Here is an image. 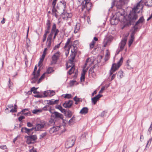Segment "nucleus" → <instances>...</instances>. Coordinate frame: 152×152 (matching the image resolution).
Listing matches in <instances>:
<instances>
[{"instance_id":"1","label":"nucleus","mask_w":152,"mask_h":152,"mask_svg":"<svg viewBox=\"0 0 152 152\" xmlns=\"http://www.w3.org/2000/svg\"><path fill=\"white\" fill-rule=\"evenodd\" d=\"M143 8V6L140 1L135 5L128 15L127 18L125 20V17L123 13L120 12H117L110 19V23L112 25L117 24L118 21L124 23V27L130 25L135 22L138 18L137 14Z\"/></svg>"},{"instance_id":"2","label":"nucleus","mask_w":152,"mask_h":152,"mask_svg":"<svg viewBox=\"0 0 152 152\" xmlns=\"http://www.w3.org/2000/svg\"><path fill=\"white\" fill-rule=\"evenodd\" d=\"M123 62V58L121 57L119 61L116 64L113 63L112 64L110 72V76L112 75L113 73L119 68Z\"/></svg>"},{"instance_id":"3","label":"nucleus","mask_w":152,"mask_h":152,"mask_svg":"<svg viewBox=\"0 0 152 152\" xmlns=\"http://www.w3.org/2000/svg\"><path fill=\"white\" fill-rule=\"evenodd\" d=\"M79 43L78 41L75 40L73 42H72L71 38H69L65 44L64 48H75L78 47Z\"/></svg>"},{"instance_id":"4","label":"nucleus","mask_w":152,"mask_h":152,"mask_svg":"<svg viewBox=\"0 0 152 152\" xmlns=\"http://www.w3.org/2000/svg\"><path fill=\"white\" fill-rule=\"evenodd\" d=\"M90 0H84L82 3V10L83 11L85 9L86 10H85V12H86V10L87 12H89L90 10L91 4L89 3L88 2Z\"/></svg>"},{"instance_id":"5","label":"nucleus","mask_w":152,"mask_h":152,"mask_svg":"<svg viewBox=\"0 0 152 152\" xmlns=\"http://www.w3.org/2000/svg\"><path fill=\"white\" fill-rule=\"evenodd\" d=\"M59 31V30L56 28V24L54 23L51 29L50 33L48 37H50V38L52 39L53 36L55 35L56 36Z\"/></svg>"},{"instance_id":"6","label":"nucleus","mask_w":152,"mask_h":152,"mask_svg":"<svg viewBox=\"0 0 152 152\" xmlns=\"http://www.w3.org/2000/svg\"><path fill=\"white\" fill-rule=\"evenodd\" d=\"M27 139L26 143L28 145L32 143H34L35 141L37 139V136L36 135L27 136H26Z\"/></svg>"},{"instance_id":"7","label":"nucleus","mask_w":152,"mask_h":152,"mask_svg":"<svg viewBox=\"0 0 152 152\" xmlns=\"http://www.w3.org/2000/svg\"><path fill=\"white\" fill-rule=\"evenodd\" d=\"M75 140L74 138H69L65 143V146L66 148L72 147L74 144Z\"/></svg>"},{"instance_id":"8","label":"nucleus","mask_w":152,"mask_h":152,"mask_svg":"<svg viewBox=\"0 0 152 152\" xmlns=\"http://www.w3.org/2000/svg\"><path fill=\"white\" fill-rule=\"evenodd\" d=\"M112 40V37L109 36L106 37L103 43V46L104 47H107L109 45Z\"/></svg>"},{"instance_id":"9","label":"nucleus","mask_w":152,"mask_h":152,"mask_svg":"<svg viewBox=\"0 0 152 152\" xmlns=\"http://www.w3.org/2000/svg\"><path fill=\"white\" fill-rule=\"evenodd\" d=\"M62 127H64V126L61 125L56 126H53L50 129L49 132L50 134H52L60 130L61 129V128Z\"/></svg>"},{"instance_id":"10","label":"nucleus","mask_w":152,"mask_h":152,"mask_svg":"<svg viewBox=\"0 0 152 152\" xmlns=\"http://www.w3.org/2000/svg\"><path fill=\"white\" fill-rule=\"evenodd\" d=\"M45 126V123L44 122H40L39 123L37 124L35 127H34V129L36 131H39L43 128Z\"/></svg>"},{"instance_id":"11","label":"nucleus","mask_w":152,"mask_h":152,"mask_svg":"<svg viewBox=\"0 0 152 152\" xmlns=\"http://www.w3.org/2000/svg\"><path fill=\"white\" fill-rule=\"evenodd\" d=\"M128 2V0H119L117 2L116 6L118 8L120 9L124 4H126Z\"/></svg>"},{"instance_id":"12","label":"nucleus","mask_w":152,"mask_h":152,"mask_svg":"<svg viewBox=\"0 0 152 152\" xmlns=\"http://www.w3.org/2000/svg\"><path fill=\"white\" fill-rule=\"evenodd\" d=\"M55 91L53 90H49L45 91L43 93L44 97L48 96H52L55 95Z\"/></svg>"},{"instance_id":"13","label":"nucleus","mask_w":152,"mask_h":152,"mask_svg":"<svg viewBox=\"0 0 152 152\" xmlns=\"http://www.w3.org/2000/svg\"><path fill=\"white\" fill-rule=\"evenodd\" d=\"M52 116L53 118L56 119H63V115L57 112H54L53 113Z\"/></svg>"},{"instance_id":"14","label":"nucleus","mask_w":152,"mask_h":152,"mask_svg":"<svg viewBox=\"0 0 152 152\" xmlns=\"http://www.w3.org/2000/svg\"><path fill=\"white\" fill-rule=\"evenodd\" d=\"M73 103L72 101L69 100L68 101H65L63 104V106L65 108H70L72 105Z\"/></svg>"},{"instance_id":"15","label":"nucleus","mask_w":152,"mask_h":152,"mask_svg":"<svg viewBox=\"0 0 152 152\" xmlns=\"http://www.w3.org/2000/svg\"><path fill=\"white\" fill-rule=\"evenodd\" d=\"M34 129V128L29 129L26 127H23L21 129V132H25L29 134L30 132Z\"/></svg>"},{"instance_id":"16","label":"nucleus","mask_w":152,"mask_h":152,"mask_svg":"<svg viewBox=\"0 0 152 152\" xmlns=\"http://www.w3.org/2000/svg\"><path fill=\"white\" fill-rule=\"evenodd\" d=\"M102 96V95L99 94L96 96L95 97L92 98L91 101L92 103H93L94 104H95L96 103L97 101L99 100V99Z\"/></svg>"},{"instance_id":"17","label":"nucleus","mask_w":152,"mask_h":152,"mask_svg":"<svg viewBox=\"0 0 152 152\" xmlns=\"http://www.w3.org/2000/svg\"><path fill=\"white\" fill-rule=\"evenodd\" d=\"M58 53H55L52 57V64H55L57 61V59L59 57V56L57 55Z\"/></svg>"},{"instance_id":"18","label":"nucleus","mask_w":152,"mask_h":152,"mask_svg":"<svg viewBox=\"0 0 152 152\" xmlns=\"http://www.w3.org/2000/svg\"><path fill=\"white\" fill-rule=\"evenodd\" d=\"M127 41V38H123L119 44L120 48H124Z\"/></svg>"},{"instance_id":"19","label":"nucleus","mask_w":152,"mask_h":152,"mask_svg":"<svg viewBox=\"0 0 152 152\" xmlns=\"http://www.w3.org/2000/svg\"><path fill=\"white\" fill-rule=\"evenodd\" d=\"M88 109L87 107H84L80 110V113L85 115L88 113Z\"/></svg>"},{"instance_id":"20","label":"nucleus","mask_w":152,"mask_h":152,"mask_svg":"<svg viewBox=\"0 0 152 152\" xmlns=\"http://www.w3.org/2000/svg\"><path fill=\"white\" fill-rule=\"evenodd\" d=\"M98 40V39L96 37H94L91 43L90 44V48H93L96 43V42Z\"/></svg>"},{"instance_id":"21","label":"nucleus","mask_w":152,"mask_h":152,"mask_svg":"<svg viewBox=\"0 0 152 152\" xmlns=\"http://www.w3.org/2000/svg\"><path fill=\"white\" fill-rule=\"evenodd\" d=\"M52 39L50 38V37H48L47 39V42L46 43V46L48 47H50L51 46V41Z\"/></svg>"},{"instance_id":"22","label":"nucleus","mask_w":152,"mask_h":152,"mask_svg":"<svg viewBox=\"0 0 152 152\" xmlns=\"http://www.w3.org/2000/svg\"><path fill=\"white\" fill-rule=\"evenodd\" d=\"M58 101V100H54V99H51L48 101V103L49 105H52L56 104Z\"/></svg>"},{"instance_id":"23","label":"nucleus","mask_w":152,"mask_h":152,"mask_svg":"<svg viewBox=\"0 0 152 152\" xmlns=\"http://www.w3.org/2000/svg\"><path fill=\"white\" fill-rule=\"evenodd\" d=\"M144 19L143 16L141 17L136 22L135 25H137L140 23H142L143 22Z\"/></svg>"},{"instance_id":"24","label":"nucleus","mask_w":152,"mask_h":152,"mask_svg":"<svg viewBox=\"0 0 152 152\" xmlns=\"http://www.w3.org/2000/svg\"><path fill=\"white\" fill-rule=\"evenodd\" d=\"M73 99L75 101V104H77L78 102H82V99L77 98L76 96L74 97Z\"/></svg>"},{"instance_id":"25","label":"nucleus","mask_w":152,"mask_h":152,"mask_svg":"<svg viewBox=\"0 0 152 152\" xmlns=\"http://www.w3.org/2000/svg\"><path fill=\"white\" fill-rule=\"evenodd\" d=\"M80 25L79 23H77L76 26L74 31L75 33H77L80 28Z\"/></svg>"},{"instance_id":"26","label":"nucleus","mask_w":152,"mask_h":152,"mask_svg":"<svg viewBox=\"0 0 152 152\" xmlns=\"http://www.w3.org/2000/svg\"><path fill=\"white\" fill-rule=\"evenodd\" d=\"M50 20H48L46 22V27L45 28L50 29Z\"/></svg>"},{"instance_id":"27","label":"nucleus","mask_w":152,"mask_h":152,"mask_svg":"<svg viewBox=\"0 0 152 152\" xmlns=\"http://www.w3.org/2000/svg\"><path fill=\"white\" fill-rule=\"evenodd\" d=\"M75 117L73 116L71 118V119L69 121V123L70 125H72L74 124L75 121Z\"/></svg>"},{"instance_id":"28","label":"nucleus","mask_w":152,"mask_h":152,"mask_svg":"<svg viewBox=\"0 0 152 152\" xmlns=\"http://www.w3.org/2000/svg\"><path fill=\"white\" fill-rule=\"evenodd\" d=\"M95 68V65L91 67L89 70V73L92 74L93 75H94V69Z\"/></svg>"},{"instance_id":"29","label":"nucleus","mask_w":152,"mask_h":152,"mask_svg":"<svg viewBox=\"0 0 152 152\" xmlns=\"http://www.w3.org/2000/svg\"><path fill=\"white\" fill-rule=\"evenodd\" d=\"M75 69L74 65H73L68 72V74L69 75H71L74 71Z\"/></svg>"},{"instance_id":"30","label":"nucleus","mask_w":152,"mask_h":152,"mask_svg":"<svg viewBox=\"0 0 152 152\" xmlns=\"http://www.w3.org/2000/svg\"><path fill=\"white\" fill-rule=\"evenodd\" d=\"M123 72L120 70L118 73V76L119 78L121 79L123 77Z\"/></svg>"},{"instance_id":"31","label":"nucleus","mask_w":152,"mask_h":152,"mask_svg":"<svg viewBox=\"0 0 152 152\" xmlns=\"http://www.w3.org/2000/svg\"><path fill=\"white\" fill-rule=\"evenodd\" d=\"M33 75L34 77L31 79L32 81L31 82L32 83H35L38 80V77H37L35 76V75Z\"/></svg>"},{"instance_id":"32","label":"nucleus","mask_w":152,"mask_h":152,"mask_svg":"<svg viewBox=\"0 0 152 152\" xmlns=\"http://www.w3.org/2000/svg\"><path fill=\"white\" fill-rule=\"evenodd\" d=\"M17 106L15 104L14 105V109H12L10 111V112L15 113L17 111Z\"/></svg>"},{"instance_id":"33","label":"nucleus","mask_w":152,"mask_h":152,"mask_svg":"<svg viewBox=\"0 0 152 152\" xmlns=\"http://www.w3.org/2000/svg\"><path fill=\"white\" fill-rule=\"evenodd\" d=\"M56 108L60 110L62 113L65 111V110L63 109L61 106L60 105H58Z\"/></svg>"},{"instance_id":"34","label":"nucleus","mask_w":152,"mask_h":152,"mask_svg":"<svg viewBox=\"0 0 152 152\" xmlns=\"http://www.w3.org/2000/svg\"><path fill=\"white\" fill-rule=\"evenodd\" d=\"M45 73H43L42 75L41 76V77L39 78V79L38 80V81H37L38 84L41 81V80H42L45 78Z\"/></svg>"},{"instance_id":"35","label":"nucleus","mask_w":152,"mask_h":152,"mask_svg":"<svg viewBox=\"0 0 152 152\" xmlns=\"http://www.w3.org/2000/svg\"><path fill=\"white\" fill-rule=\"evenodd\" d=\"M103 56L101 55H99L97 57V61L98 63H100L102 59Z\"/></svg>"},{"instance_id":"36","label":"nucleus","mask_w":152,"mask_h":152,"mask_svg":"<svg viewBox=\"0 0 152 152\" xmlns=\"http://www.w3.org/2000/svg\"><path fill=\"white\" fill-rule=\"evenodd\" d=\"M37 88H36L34 87H33L31 88V91H32L33 92L34 94H37L38 93V92H37Z\"/></svg>"},{"instance_id":"37","label":"nucleus","mask_w":152,"mask_h":152,"mask_svg":"<svg viewBox=\"0 0 152 152\" xmlns=\"http://www.w3.org/2000/svg\"><path fill=\"white\" fill-rule=\"evenodd\" d=\"M75 58V56H73L72 57H71L69 60V63L71 64L72 65L73 62V60Z\"/></svg>"},{"instance_id":"38","label":"nucleus","mask_w":152,"mask_h":152,"mask_svg":"<svg viewBox=\"0 0 152 152\" xmlns=\"http://www.w3.org/2000/svg\"><path fill=\"white\" fill-rule=\"evenodd\" d=\"M53 71V68L52 67H50L47 69V72L48 74H49L51 73Z\"/></svg>"},{"instance_id":"39","label":"nucleus","mask_w":152,"mask_h":152,"mask_svg":"<svg viewBox=\"0 0 152 152\" xmlns=\"http://www.w3.org/2000/svg\"><path fill=\"white\" fill-rule=\"evenodd\" d=\"M64 15L68 18H70L72 16V14L71 13H68L67 12H66L64 13Z\"/></svg>"},{"instance_id":"40","label":"nucleus","mask_w":152,"mask_h":152,"mask_svg":"<svg viewBox=\"0 0 152 152\" xmlns=\"http://www.w3.org/2000/svg\"><path fill=\"white\" fill-rule=\"evenodd\" d=\"M47 135V133L45 132L42 133L39 136V139H41L45 137Z\"/></svg>"},{"instance_id":"41","label":"nucleus","mask_w":152,"mask_h":152,"mask_svg":"<svg viewBox=\"0 0 152 152\" xmlns=\"http://www.w3.org/2000/svg\"><path fill=\"white\" fill-rule=\"evenodd\" d=\"M12 82H11L10 79L9 78V80L8 86H9V88H10L12 89Z\"/></svg>"},{"instance_id":"42","label":"nucleus","mask_w":152,"mask_h":152,"mask_svg":"<svg viewBox=\"0 0 152 152\" xmlns=\"http://www.w3.org/2000/svg\"><path fill=\"white\" fill-rule=\"evenodd\" d=\"M107 113V110H104L103 111L101 114L100 116L101 117H104L105 115H106V114Z\"/></svg>"},{"instance_id":"43","label":"nucleus","mask_w":152,"mask_h":152,"mask_svg":"<svg viewBox=\"0 0 152 152\" xmlns=\"http://www.w3.org/2000/svg\"><path fill=\"white\" fill-rule=\"evenodd\" d=\"M72 97V95L69 94H65L64 98L68 99H70Z\"/></svg>"},{"instance_id":"44","label":"nucleus","mask_w":152,"mask_h":152,"mask_svg":"<svg viewBox=\"0 0 152 152\" xmlns=\"http://www.w3.org/2000/svg\"><path fill=\"white\" fill-rule=\"evenodd\" d=\"M42 112L41 110H34L32 111V113L34 114H36L37 112Z\"/></svg>"},{"instance_id":"45","label":"nucleus","mask_w":152,"mask_h":152,"mask_svg":"<svg viewBox=\"0 0 152 152\" xmlns=\"http://www.w3.org/2000/svg\"><path fill=\"white\" fill-rule=\"evenodd\" d=\"M47 50V48H45V49H44L43 52V53L42 56V58H45V56L46 54V52Z\"/></svg>"},{"instance_id":"46","label":"nucleus","mask_w":152,"mask_h":152,"mask_svg":"<svg viewBox=\"0 0 152 152\" xmlns=\"http://www.w3.org/2000/svg\"><path fill=\"white\" fill-rule=\"evenodd\" d=\"M124 48H120L119 49H118L116 51L115 55H117L120 52L122 51L123 50Z\"/></svg>"},{"instance_id":"47","label":"nucleus","mask_w":152,"mask_h":152,"mask_svg":"<svg viewBox=\"0 0 152 152\" xmlns=\"http://www.w3.org/2000/svg\"><path fill=\"white\" fill-rule=\"evenodd\" d=\"M40 69H39L37 71V72L36 74H35V76L37 77H39V76L40 75Z\"/></svg>"},{"instance_id":"48","label":"nucleus","mask_w":152,"mask_h":152,"mask_svg":"<svg viewBox=\"0 0 152 152\" xmlns=\"http://www.w3.org/2000/svg\"><path fill=\"white\" fill-rule=\"evenodd\" d=\"M26 110L28 111V110L27 108L25 109H23V110H22L21 111V112L24 115H27L28 113H24V111H25Z\"/></svg>"},{"instance_id":"49","label":"nucleus","mask_w":152,"mask_h":152,"mask_svg":"<svg viewBox=\"0 0 152 152\" xmlns=\"http://www.w3.org/2000/svg\"><path fill=\"white\" fill-rule=\"evenodd\" d=\"M50 29L46 28L45 31L44 35H47V34L50 32Z\"/></svg>"},{"instance_id":"50","label":"nucleus","mask_w":152,"mask_h":152,"mask_svg":"<svg viewBox=\"0 0 152 152\" xmlns=\"http://www.w3.org/2000/svg\"><path fill=\"white\" fill-rule=\"evenodd\" d=\"M55 123V122H54V121L53 120L51 119L50 120L49 122L48 123V124L49 125H53Z\"/></svg>"},{"instance_id":"51","label":"nucleus","mask_w":152,"mask_h":152,"mask_svg":"<svg viewBox=\"0 0 152 152\" xmlns=\"http://www.w3.org/2000/svg\"><path fill=\"white\" fill-rule=\"evenodd\" d=\"M85 75L81 74V76L80 77V80L81 81H84V79L85 78Z\"/></svg>"},{"instance_id":"52","label":"nucleus","mask_w":152,"mask_h":152,"mask_svg":"<svg viewBox=\"0 0 152 152\" xmlns=\"http://www.w3.org/2000/svg\"><path fill=\"white\" fill-rule=\"evenodd\" d=\"M152 140V137H151V138H150L149 140L147 142V145H146V146H147V145H150V144Z\"/></svg>"},{"instance_id":"53","label":"nucleus","mask_w":152,"mask_h":152,"mask_svg":"<svg viewBox=\"0 0 152 152\" xmlns=\"http://www.w3.org/2000/svg\"><path fill=\"white\" fill-rule=\"evenodd\" d=\"M133 41V39H130L129 41V46L130 47L131 45V44H132Z\"/></svg>"},{"instance_id":"54","label":"nucleus","mask_w":152,"mask_h":152,"mask_svg":"<svg viewBox=\"0 0 152 152\" xmlns=\"http://www.w3.org/2000/svg\"><path fill=\"white\" fill-rule=\"evenodd\" d=\"M37 69V67L36 65L34 67V72H33L32 75H34L35 74V72L36 71Z\"/></svg>"},{"instance_id":"55","label":"nucleus","mask_w":152,"mask_h":152,"mask_svg":"<svg viewBox=\"0 0 152 152\" xmlns=\"http://www.w3.org/2000/svg\"><path fill=\"white\" fill-rule=\"evenodd\" d=\"M72 115V113L70 111H69L68 112L67 115L70 118L71 117Z\"/></svg>"},{"instance_id":"56","label":"nucleus","mask_w":152,"mask_h":152,"mask_svg":"<svg viewBox=\"0 0 152 152\" xmlns=\"http://www.w3.org/2000/svg\"><path fill=\"white\" fill-rule=\"evenodd\" d=\"M7 148V146L5 145L0 146V148L3 150L6 149Z\"/></svg>"},{"instance_id":"57","label":"nucleus","mask_w":152,"mask_h":152,"mask_svg":"<svg viewBox=\"0 0 152 152\" xmlns=\"http://www.w3.org/2000/svg\"><path fill=\"white\" fill-rule=\"evenodd\" d=\"M20 15V14L19 12H18L17 13V21H18L19 20V17Z\"/></svg>"},{"instance_id":"58","label":"nucleus","mask_w":152,"mask_h":152,"mask_svg":"<svg viewBox=\"0 0 152 152\" xmlns=\"http://www.w3.org/2000/svg\"><path fill=\"white\" fill-rule=\"evenodd\" d=\"M25 118V117L23 116H20L19 117V118H18V120L19 121H22V120L23 119H24Z\"/></svg>"},{"instance_id":"59","label":"nucleus","mask_w":152,"mask_h":152,"mask_svg":"<svg viewBox=\"0 0 152 152\" xmlns=\"http://www.w3.org/2000/svg\"><path fill=\"white\" fill-rule=\"evenodd\" d=\"M57 12V10L55 8V7L53 6V8L52 10V12Z\"/></svg>"},{"instance_id":"60","label":"nucleus","mask_w":152,"mask_h":152,"mask_svg":"<svg viewBox=\"0 0 152 152\" xmlns=\"http://www.w3.org/2000/svg\"><path fill=\"white\" fill-rule=\"evenodd\" d=\"M105 89V87H104V86H103V87H102L101 89V90L99 91V93H102L103 92V91Z\"/></svg>"},{"instance_id":"61","label":"nucleus","mask_w":152,"mask_h":152,"mask_svg":"<svg viewBox=\"0 0 152 152\" xmlns=\"http://www.w3.org/2000/svg\"><path fill=\"white\" fill-rule=\"evenodd\" d=\"M91 59L90 58H88L86 60V63H85V66H86L87 65V63H88L89 61H91Z\"/></svg>"},{"instance_id":"62","label":"nucleus","mask_w":152,"mask_h":152,"mask_svg":"<svg viewBox=\"0 0 152 152\" xmlns=\"http://www.w3.org/2000/svg\"><path fill=\"white\" fill-rule=\"evenodd\" d=\"M105 56H108L110 57V53L108 50L107 49L106 50V53L105 55Z\"/></svg>"},{"instance_id":"63","label":"nucleus","mask_w":152,"mask_h":152,"mask_svg":"<svg viewBox=\"0 0 152 152\" xmlns=\"http://www.w3.org/2000/svg\"><path fill=\"white\" fill-rule=\"evenodd\" d=\"M152 130V122L151 123L150 126L148 129V131L150 132H150Z\"/></svg>"},{"instance_id":"64","label":"nucleus","mask_w":152,"mask_h":152,"mask_svg":"<svg viewBox=\"0 0 152 152\" xmlns=\"http://www.w3.org/2000/svg\"><path fill=\"white\" fill-rule=\"evenodd\" d=\"M29 151L30 152H37L34 149V147H32V148L30 149Z\"/></svg>"}]
</instances>
